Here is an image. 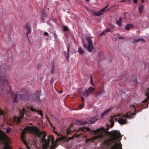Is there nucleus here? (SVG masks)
I'll list each match as a JSON object with an SVG mask.
<instances>
[{
    "instance_id": "obj_58",
    "label": "nucleus",
    "mask_w": 149,
    "mask_h": 149,
    "mask_svg": "<svg viewBox=\"0 0 149 149\" xmlns=\"http://www.w3.org/2000/svg\"><path fill=\"white\" fill-rule=\"evenodd\" d=\"M3 70H4V71L5 70V69L4 68H3Z\"/></svg>"
},
{
    "instance_id": "obj_31",
    "label": "nucleus",
    "mask_w": 149,
    "mask_h": 149,
    "mask_svg": "<svg viewBox=\"0 0 149 149\" xmlns=\"http://www.w3.org/2000/svg\"><path fill=\"white\" fill-rule=\"evenodd\" d=\"M68 28L65 26H64L63 27V31H68Z\"/></svg>"
},
{
    "instance_id": "obj_45",
    "label": "nucleus",
    "mask_w": 149,
    "mask_h": 149,
    "mask_svg": "<svg viewBox=\"0 0 149 149\" xmlns=\"http://www.w3.org/2000/svg\"><path fill=\"white\" fill-rule=\"evenodd\" d=\"M123 38H124L123 37L120 36L119 37V39H123Z\"/></svg>"
},
{
    "instance_id": "obj_51",
    "label": "nucleus",
    "mask_w": 149,
    "mask_h": 149,
    "mask_svg": "<svg viewBox=\"0 0 149 149\" xmlns=\"http://www.w3.org/2000/svg\"><path fill=\"white\" fill-rule=\"evenodd\" d=\"M52 127L53 128H54V129H53V131H53V132H55V131L54 130L55 129V128H54V127Z\"/></svg>"
},
{
    "instance_id": "obj_17",
    "label": "nucleus",
    "mask_w": 149,
    "mask_h": 149,
    "mask_svg": "<svg viewBox=\"0 0 149 149\" xmlns=\"http://www.w3.org/2000/svg\"><path fill=\"white\" fill-rule=\"evenodd\" d=\"M67 49L68 50V52L66 53L65 52L64 53V55L66 57L67 60H68L69 58V47L68 46H67Z\"/></svg>"
},
{
    "instance_id": "obj_37",
    "label": "nucleus",
    "mask_w": 149,
    "mask_h": 149,
    "mask_svg": "<svg viewBox=\"0 0 149 149\" xmlns=\"http://www.w3.org/2000/svg\"><path fill=\"white\" fill-rule=\"evenodd\" d=\"M130 107H132L134 108V111H136V109H135V107L134 105H131L130 106Z\"/></svg>"
},
{
    "instance_id": "obj_26",
    "label": "nucleus",
    "mask_w": 149,
    "mask_h": 149,
    "mask_svg": "<svg viewBox=\"0 0 149 149\" xmlns=\"http://www.w3.org/2000/svg\"><path fill=\"white\" fill-rule=\"evenodd\" d=\"M84 106V103L82 102L81 104L79 106L78 109H82Z\"/></svg>"
},
{
    "instance_id": "obj_11",
    "label": "nucleus",
    "mask_w": 149,
    "mask_h": 149,
    "mask_svg": "<svg viewBox=\"0 0 149 149\" xmlns=\"http://www.w3.org/2000/svg\"><path fill=\"white\" fill-rule=\"evenodd\" d=\"M95 89V88L90 87L87 90H86L85 92V96H88L89 94L92 93Z\"/></svg>"
},
{
    "instance_id": "obj_22",
    "label": "nucleus",
    "mask_w": 149,
    "mask_h": 149,
    "mask_svg": "<svg viewBox=\"0 0 149 149\" xmlns=\"http://www.w3.org/2000/svg\"><path fill=\"white\" fill-rule=\"evenodd\" d=\"M139 10L140 12V13L141 14L143 10V5H141L139 8Z\"/></svg>"
},
{
    "instance_id": "obj_32",
    "label": "nucleus",
    "mask_w": 149,
    "mask_h": 149,
    "mask_svg": "<svg viewBox=\"0 0 149 149\" xmlns=\"http://www.w3.org/2000/svg\"><path fill=\"white\" fill-rule=\"evenodd\" d=\"M85 130H86L87 131H90V129L89 127H87V128H84V129H82L81 130L82 131H85L86 130H85Z\"/></svg>"
},
{
    "instance_id": "obj_13",
    "label": "nucleus",
    "mask_w": 149,
    "mask_h": 149,
    "mask_svg": "<svg viewBox=\"0 0 149 149\" xmlns=\"http://www.w3.org/2000/svg\"><path fill=\"white\" fill-rule=\"evenodd\" d=\"M112 108H110L106 110L104 113H103L101 115V118H103L104 116L106 115L112 109Z\"/></svg>"
},
{
    "instance_id": "obj_12",
    "label": "nucleus",
    "mask_w": 149,
    "mask_h": 149,
    "mask_svg": "<svg viewBox=\"0 0 149 149\" xmlns=\"http://www.w3.org/2000/svg\"><path fill=\"white\" fill-rule=\"evenodd\" d=\"M145 95L147 97V98L143 101L144 102H146L149 100V88L146 90Z\"/></svg>"
},
{
    "instance_id": "obj_40",
    "label": "nucleus",
    "mask_w": 149,
    "mask_h": 149,
    "mask_svg": "<svg viewBox=\"0 0 149 149\" xmlns=\"http://www.w3.org/2000/svg\"><path fill=\"white\" fill-rule=\"evenodd\" d=\"M110 30L109 29H107L105 30H104V31L105 32H108Z\"/></svg>"
},
{
    "instance_id": "obj_41",
    "label": "nucleus",
    "mask_w": 149,
    "mask_h": 149,
    "mask_svg": "<svg viewBox=\"0 0 149 149\" xmlns=\"http://www.w3.org/2000/svg\"><path fill=\"white\" fill-rule=\"evenodd\" d=\"M105 33V32L104 31L103 32H102L101 34H100V36H102V35H103Z\"/></svg>"
},
{
    "instance_id": "obj_15",
    "label": "nucleus",
    "mask_w": 149,
    "mask_h": 149,
    "mask_svg": "<svg viewBox=\"0 0 149 149\" xmlns=\"http://www.w3.org/2000/svg\"><path fill=\"white\" fill-rule=\"evenodd\" d=\"M122 20V18L121 17L119 18L118 20L117 19L116 20L117 24L120 27L121 26Z\"/></svg>"
},
{
    "instance_id": "obj_23",
    "label": "nucleus",
    "mask_w": 149,
    "mask_h": 149,
    "mask_svg": "<svg viewBox=\"0 0 149 149\" xmlns=\"http://www.w3.org/2000/svg\"><path fill=\"white\" fill-rule=\"evenodd\" d=\"M97 121V120L95 118H92V120L90 121V123L91 124H94Z\"/></svg>"
},
{
    "instance_id": "obj_48",
    "label": "nucleus",
    "mask_w": 149,
    "mask_h": 149,
    "mask_svg": "<svg viewBox=\"0 0 149 149\" xmlns=\"http://www.w3.org/2000/svg\"><path fill=\"white\" fill-rule=\"evenodd\" d=\"M126 1V0H122L120 2H125V1Z\"/></svg>"
},
{
    "instance_id": "obj_33",
    "label": "nucleus",
    "mask_w": 149,
    "mask_h": 149,
    "mask_svg": "<svg viewBox=\"0 0 149 149\" xmlns=\"http://www.w3.org/2000/svg\"><path fill=\"white\" fill-rule=\"evenodd\" d=\"M52 34L54 36V37L55 39H56L57 38V35L56 34V33L55 32H54L52 33Z\"/></svg>"
},
{
    "instance_id": "obj_19",
    "label": "nucleus",
    "mask_w": 149,
    "mask_h": 149,
    "mask_svg": "<svg viewBox=\"0 0 149 149\" xmlns=\"http://www.w3.org/2000/svg\"><path fill=\"white\" fill-rule=\"evenodd\" d=\"M133 27V25L132 24H128L125 26V29L126 30H129L130 28Z\"/></svg>"
},
{
    "instance_id": "obj_29",
    "label": "nucleus",
    "mask_w": 149,
    "mask_h": 149,
    "mask_svg": "<svg viewBox=\"0 0 149 149\" xmlns=\"http://www.w3.org/2000/svg\"><path fill=\"white\" fill-rule=\"evenodd\" d=\"M130 82H132L134 83V84L135 85H136L137 83L138 82L137 81V80L136 79H135V80H134V81L132 80V81H131Z\"/></svg>"
},
{
    "instance_id": "obj_34",
    "label": "nucleus",
    "mask_w": 149,
    "mask_h": 149,
    "mask_svg": "<svg viewBox=\"0 0 149 149\" xmlns=\"http://www.w3.org/2000/svg\"><path fill=\"white\" fill-rule=\"evenodd\" d=\"M90 78H91V79H90L91 83L92 85L93 86V78H92V77L91 75L90 76Z\"/></svg>"
},
{
    "instance_id": "obj_24",
    "label": "nucleus",
    "mask_w": 149,
    "mask_h": 149,
    "mask_svg": "<svg viewBox=\"0 0 149 149\" xmlns=\"http://www.w3.org/2000/svg\"><path fill=\"white\" fill-rule=\"evenodd\" d=\"M78 52L79 54H83L84 52V51H83L82 49L79 48H78Z\"/></svg>"
},
{
    "instance_id": "obj_16",
    "label": "nucleus",
    "mask_w": 149,
    "mask_h": 149,
    "mask_svg": "<svg viewBox=\"0 0 149 149\" xmlns=\"http://www.w3.org/2000/svg\"><path fill=\"white\" fill-rule=\"evenodd\" d=\"M83 88H78L77 90V92L79 93L81 95H84L85 96V92H84L83 90Z\"/></svg>"
},
{
    "instance_id": "obj_21",
    "label": "nucleus",
    "mask_w": 149,
    "mask_h": 149,
    "mask_svg": "<svg viewBox=\"0 0 149 149\" xmlns=\"http://www.w3.org/2000/svg\"><path fill=\"white\" fill-rule=\"evenodd\" d=\"M103 89H101L99 91L97 92L96 94L100 96L103 93Z\"/></svg>"
},
{
    "instance_id": "obj_5",
    "label": "nucleus",
    "mask_w": 149,
    "mask_h": 149,
    "mask_svg": "<svg viewBox=\"0 0 149 149\" xmlns=\"http://www.w3.org/2000/svg\"><path fill=\"white\" fill-rule=\"evenodd\" d=\"M9 143L8 136L3 131L0 130V143L7 144Z\"/></svg>"
},
{
    "instance_id": "obj_39",
    "label": "nucleus",
    "mask_w": 149,
    "mask_h": 149,
    "mask_svg": "<svg viewBox=\"0 0 149 149\" xmlns=\"http://www.w3.org/2000/svg\"><path fill=\"white\" fill-rule=\"evenodd\" d=\"M44 35L46 36H47L48 35V33L47 32H45L44 33Z\"/></svg>"
},
{
    "instance_id": "obj_1",
    "label": "nucleus",
    "mask_w": 149,
    "mask_h": 149,
    "mask_svg": "<svg viewBox=\"0 0 149 149\" xmlns=\"http://www.w3.org/2000/svg\"><path fill=\"white\" fill-rule=\"evenodd\" d=\"M19 94L15 95L13 99V102L16 103L20 99L22 101H25L31 100L37 104H39L40 102L39 97L40 93H35L31 94L30 93L26 88L23 89L19 91Z\"/></svg>"
},
{
    "instance_id": "obj_3",
    "label": "nucleus",
    "mask_w": 149,
    "mask_h": 149,
    "mask_svg": "<svg viewBox=\"0 0 149 149\" xmlns=\"http://www.w3.org/2000/svg\"><path fill=\"white\" fill-rule=\"evenodd\" d=\"M136 113H130V112L126 113V115H120L119 114H118L114 115L113 119H114V120L116 121L117 118L116 117H121V118H119V119L118 120V123L121 125H124L127 123V120L126 119H130L133 118V116H135Z\"/></svg>"
},
{
    "instance_id": "obj_10",
    "label": "nucleus",
    "mask_w": 149,
    "mask_h": 149,
    "mask_svg": "<svg viewBox=\"0 0 149 149\" xmlns=\"http://www.w3.org/2000/svg\"><path fill=\"white\" fill-rule=\"evenodd\" d=\"M8 81L6 78H5V75L4 74L1 75L0 77V85L2 86L5 84H7Z\"/></svg>"
},
{
    "instance_id": "obj_6",
    "label": "nucleus",
    "mask_w": 149,
    "mask_h": 149,
    "mask_svg": "<svg viewBox=\"0 0 149 149\" xmlns=\"http://www.w3.org/2000/svg\"><path fill=\"white\" fill-rule=\"evenodd\" d=\"M104 131V129L103 127L99 128L95 130H93V132L95 134H97L98 133L99 134H98L94 136L93 137V139H96L98 138H102L103 137V135L102 134V132Z\"/></svg>"
},
{
    "instance_id": "obj_47",
    "label": "nucleus",
    "mask_w": 149,
    "mask_h": 149,
    "mask_svg": "<svg viewBox=\"0 0 149 149\" xmlns=\"http://www.w3.org/2000/svg\"><path fill=\"white\" fill-rule=\"evenodd\" d=\"M54 69H52L51 70V72L52 73H54Z\"/></svg>"
},
{
    "instance_id": "obj_57",
    "label": "nucleus",
    "mask_w": 149,
    "mask_h": 149,
    "mask_svg": "<svg viewBox=\"0 0 149 149\" xmlns=\"http://www.w3.org/2000/svg\"><path fill=\"white\" fill-rule=\"evenodd\" d=\"M89 1V0H86V1Z\"/></svg>"
},
{
    "instance_id": "obj_60",
    "label": "nucleus",
    "mask_w": 149,
    "mask_h": 149,
    "mask_svg": "<svg viewBox=\"0 0 149 149\" xmlns=\"http://www.w3.org/2000/svg\"><path fill=\"white\" fill-rule=\"evenodd\" d=\"M128 1V2H129V3H130V1Z\"/></svg>"
},
{
    "instance_id": "obj_14",
    "label": "nucleus",
    "mask_w": 149,
    "mask_h": 149,
    "mask_svg": "<svg viewBox=\"0 0 149 149\" xmlns=\"http://www.w3.org/2000/svg\"><path fill=\"white\" fill-rule=\"evenodd\" d=\"M41 15L42 18L43 22H45V19L47 18V15L45 13V12L43 11L42 12Z\"/></svg>"
},
{
    "instance_id": "obj_52",
    "label": "nucleus",
    "mask_w": 149,
    "mask_h": 149,
    "mask_svg": "<svg viewBox=\"0 0 149 149\" xmlns=\"http://www.w3.org/2000/svg\"><path fill=\"white\" fill-rule=\"evenodd\" d=\"M46 119L49 122V120L48 119L47 116H46Z\"/></svg>"
},
{
    "instance_id": "obj_30",
    "label": "nucleus",
    "mask_w": 149,
    "mask_h": 149,
    "mask_svg": "<svg viewBox=\"0 0 149 149\" xmlns=\"http://www.w3.org/2000/svg\"><path fill=\"white\" fill-rule=\"evenodd\" d=\"M11 130V129L10 128L8 127L7 128L6 131V132L7 133H9L10 132Z\"/></svg>"
},
{
    "instance_id": "obj_54",
    "label": "nucleus",
    "mask_w": 149,
    "mask_h": 149,
    "mask_svg": "<svg viewBox=\"0 0 149 149\" xmlns=\"http://www.w3.org/2000/svg\"><path fill=\"white\" fill-rule=\"evenodd\" d=\"M63 93V91H60L59 92V93Z\"/></svg>"
},
{
    "instance_id": "obj_27",
    "label": "nucleus",
    "mask_w": 149,
    "mask_h": 149,
    "mask_svg": "<svg viewBox=\"0 0 149 149\" xmlns=\"http://www.w3.org/2000/svg\"><path fill=\"white\" fill-rule=\"evenodd\" d=\"M28 107V109H30L32 111L35 112L37 111V110H36L35 109H33V107Z\"/></svg>"
},
{
    "instance_id": "obj_18",
    "label": "nucleus",
    "mask_w": 149,
    "mask_h": 149,
    "mask_svg": "<svg viewBox=\"0 0 149 149\" xmlns=\"http://www.w3.org/2000/svg\"><path fill=\"white\" fill-rule=\"evenodd\" d=\"M26 27L27 29L28 30V31L27 32V34H26L27 37V38H28L27 35L28 33H30L31 32V27L28 24H27L26 25Z\"/></svg>"
},
{
    "instance_id": "obj_59",
    "label": "nucleus",
    "mask_w": 149,
    "mask_h": 149,
    "mask_svg": "<svg viewBox=\"0 0 149 149\" xmlns=\"http://www.w3.org/2000/svg\"><path fill=\"white\" fill-rule=\"evenodd\" d=\"M50 125L52 126L51 123H50Z\"/></svg>"
},
{
    "instance_id": "obj_25",
    "label": "nucleus",
    "mask_w": 149,
    "mask_h": 149,
    "mask_svg": "<svg viewBox=\"0 0 149 149\" xmlns=\"http://www.w3.org/2000/svg\"><path fill=\"white\" fill-rule=\"evenodd\" d=\"M64 138V137L62 136L61 137H59L57 139H56V141L57 142H59L60 141L63 140Z\"/></svg>"
},
{
    "instance_id": "obj_55",
    "label": "nucleus",
    "mask_w": 149,
    "mask_h": 149,
    "mask_svg": "<svg viewBox=\"0 0 149 149\" xmlns=\"http://www.w3.org/2000/svg\"><path fill=\"white\" fill-rule=\"evenodd\" d=\"M148 104H146V107H148Z\"/></svg>"
},
{
    "instance_id": "obj_42",
    "label": "nucleus",
    "mask_w": 149,
    "mask_h": 149,
    "mask_svg": "<svg viewBox=\"0 0 149 149\" xmlns=\"http://www.w3.org/2000/svg\"><path fill=\"white\" fill-rule=\"evenodd\" d=\"M81 100L82 102H83L84 103V99L83 97H81Z\"/></svg>"
},
{
    "instance_id": "obj_53",
    "label": "nucleus",
    "mask_w": 149,
    "mask_h": 149,
    "mask_svg": "<svg viewBox=\"0 0 149 149\" xmlns=\"http://www.w3.org/2000/svg\"><path fill=\"white\" fill-rule=\"evenodd\" d=\"M141 1L143 3L144 2V0H141Z\"/></svg>"
},
{
    "instance_id": "obj_20",
    "label": "nucleus",
    "mask_w": 149,
    "mask_h": 149,
    "mask_svg": "<svg viewBox=\"0 0 149 149\" xmlns=\"http://www.w3.org/2000/svg\"><path fill=\"white\" fill-rule=\"evenodd\" d=\"M134 41L135 43H137L139 41H141V42H145V41L144 40V39L141 38H139L138 39L135 40Z\"/></svg>"
},
{
    "instance_id": "obj_50",
    "label": "nucleus",
    "mask_w": 149,
    "mask_h": 149,
    "mask_svg": "<svg viewBox=\"0 0 149 149\" xmlns=\"http://www.w3.org/2000/svg\"><path fill=\"white\" fill-rule=\"evenodd\" d=\"M2 67L1 66H0V71L1 72L2 71V70L1 69Z\"/></svg>"
},
{
    "instance_id": "obj_56",
    "label": "nucleus",
    "mask_w": 149,
    "mask_h": 149,
    "mask_svg": "<svg viewBox=\"0 0 149 149\" xmlns=\"http://www.w3.org/2000/svg\"><path fill=\"white\" fill-rule=\"evenodd\" d=\"M115 28V26H113V28Z\"/></svg>"
},
{
    "instance_id": "obj_2",
    "label": "nucleus",
    "mask_w": 149,
    "mask_h": 149,
    "mask_svg": "<svg viewBox=\"0 0 149 149\" xmlns=\"http://www.w3.org/2000/svg\"><path fill=\"white\" fill-rule=\"evenodd\" d=\"M111 139L104 140L103 143L106 149H122V145L120 142L114 143L115 140L122 137L120 132L115 131L111 133Z\"/></svg>"
},
{
    "instance_id": "obj_4",
    "label": "nucleus",
    "mask_w": 149,
    "mask_h": 149,
    "mask_svg": "<svg viewBox=\"0 0 149 149\" xmlns=\"http://www.w3.org/2000/svg\"><path fill=\"white\" fill-rule=\"evenodd\" d=\"M45 137H44V139L45 141L46 142L45 143L40 140V141L43 145L42 149H48L50 141L51 142L52 145L50 147V149H54V148L56 146V143L54 141L53 137L51 136H49L47 140L45 139Z\"/></svg>"
},
{
    "instance_id": "obj_28",
    "label": "nucleus",
    "mask_w": 149,
    "mask_h": 149,
    "mask_svg": "<svg viewBox=\"0 0 149 149\" xmlns=\"http://www.w3.org/2000/svg\"><path fill=\"white\" fill-rule=\"evenodd\" d=\"M36 112H37L41 116V117H42L43 116V114L42 111L41 110L37 111Z\"/></svg>"
},
{
    "instance_id": "obj_35",
    "label": "nucleus",
    "mask_w": 149,
    "mask_h": 149,
    "mask_svg": "<svg viewBox=\"0 0 149 149\" xmlns=\"http://www.w3.org/2000/svg\"><path fill=\"white\" fill-rule=\"evenodd\" d=\"M79 123H77L78 124H86L87 123L86 122H85L84 123H82L80 121H78Z\"/></svg>"
},
{
    "instance_id": "obj_43",
    "label": "nucleus",
    "mask_w": 149,
    "mask_h": 149,
    "mask_svg": "<svg viewBox=\"0 0 149 149\" xmlns=\"http://www.w3.org/2000/svg\"><path fill=\"white\" fill-rule=\"evenodd\" d=\"M133 2L134 3H136L137 2V0H133Z\"/></svg>"
},
{
    "instance_id": "obj_9",
    "label": "nucleus",
    "mask_w": 149,
    "mask_h": 149,
    "mask_svg": "<svg viewBox=\"0 0 149 149\" xmlns=\"http://www.w3.org/2000/svg\"><path fill=\"white\" fill-rule=\"evenodd\" d=\"M109 4H107L106 6L104 7L103 8L100 10L98 12L93 11L92 13L93 15L96 16H99L101 15L105 11V9L108 7Z\"/></svg>"
},
{
    "instance_id": "obj_8",
    "label": "nucleus",
    "mask_w": 149,
    "mask_h": 149,
    "mask_svg": "<svg viewBox=\"0 0 149 149\" xmlns=\"http://www.w3.org/2000/svg\"><path fill=\"white\" fill-rule=\"evenodd\" d=\"M19 112L20 115V117L18 118L15 117L13 118L14 121L15 122L17 123H19L21 121V119L23 118L24 116V113L26 112V111L24 108H23L21 110H19Z\"/></svg>"
},
{
    "instance_id": "obj_46",
    "label": "nucleus",
    "mask_w": 149,
    "mask_h": 149,
    "mask_svg": "<svg viewBox=\"0 0 149 149\" xmlns=\"http://www.w3.org/2000/svg\"><path fill=\"white\" fill-rule=\"evenodd\" d=\"M70 133V132L68 130H67V135H68Z\"/></svg>"
},
{
    "instance_id": "obj_7",
    "label": "nucleus",
    "mask_w": 149,
    "mask_h": 149,
    "mask_svg": "<svg viewBox=\"0 0 149 149\" xmlns=\"http://www.w3.org/2000/svg\"><path fill=\"white\" fill-rule=\"evenodd\" d=\"M86 39L88 42V46L85 44H83V47L87 49L88 51L89 52H91L93 50V44L90 38L88 37H86Z\"/></svg>"
},
{
    "instance_id": "obj_44",
    "label": "nucleus",
    "mask_w": 149,
    "mask_h": 149,
    "mask_svg": "<svg viewBox=\"0 0 149 149\" xmlns=\"http://www.w3.org/2000/svg\"><path fill=\"white\" fill-rule=\"evenodd\" d=\"M74 138V136H72V137H69V138H68V140H72V139H73Z\"/></svg>"
},
{
    "instance_id": "obj_38",
    "label": "nucleus",
    "mask_w": 149,
    "mask_h": 149,
    "mask_svg": "<svg viewBox=\"0 0 149 149\" xmlns=\"http://www.w3.org/2000/svg\"><path fill=\"white\" fill-rule=\"evenodd\" d=\"M111 127H112L113 126V125H114V123L112 121H111Z\"/></svg>"
},
{
    "instance_id": "obj_49",
    "label": "nucleus",
    "mask_w": 149,
    "mask_h": 149,
    "mask_svg": "<svg viewBox=\"0 0 149 149\" xmlns=\"http://www.w3.org/2000/svg\"><path fill=\"white\" fill-rule=\"evenodd\" d=\"M54 133H55L57 135H58V133L56 131L54 132Z\"/></svg>"
},
{
    "instance_id": "obj_36",
    "label": "nucleus",
    "mask_w": 149,
    "mask_h": 149,
    "mask_svg": "<svg viewBox=\"0 0 149 149\" xmlns=\"http://www.w3.org/2000/svg\"><path fill=\"white\" fill-rule=\"evenodd\" d=\"M52 69H54V63L53 62L52 63Z\"/></svg>"
}]
</instances>
